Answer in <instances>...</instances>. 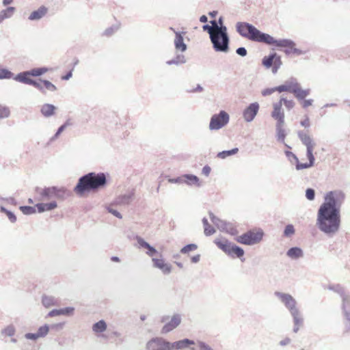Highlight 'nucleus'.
I'll list each match as a JSON object with an SVG mask.
<instances>
[{
	"label": "nucleus",
	"instance_id": "58",
	"mask_svg": "<svg viewBox=\"0 0 350 350\" xmlns=\"http://www.w3.org/2000/svg\"><path fill=\"white\" fill-rule=\"evenodd\" d=\"M276 88H277V86L272 88H265L262 91L261 94L263 96H269L271 94H273V92H277Z\"/></svg>",
	"mask_w": 350,
	"mask_h": 350
},
{
	"label": "nucleus",
	"instance_id": "61",
	"mask_svg": "<svg viewBox=\"0 0 350 350\" xmlns=\"http://www.w3.org/2000/svg\"><path fill=\"white\" fill-rule=\"evenodd\" d=\"M64 323H58L49 325V329L59 331L63 329Z\"/></svg>",
	"mask_w": 350,
	"mask_h": 350
},
{
	"label": "nucleus",
	"instance_id": "27",
	"mask_svg": "<svg viewBox=\"0 0 350 350\" xmlns=\"http://www.w3.org/2000/svg\"><path fill=\"white\" fill-rule=\"evenodd\" d=\"M310 92L311 90L310 88L303 90L299 83L297 88L293 90V94L298 100H303L310 94Z\"/></svg>",
	"mask_w": 350,
	"mask_h": 350
},
{
	"label": "nucleus",
	"instance_id": "34",
	"mask_svg": "<svg viewBox=\"0 0 350 350\" xmlns=\"http://www.w3.org/2000/svg\"><path fill=\"white\" fill-rule=\"evenodd\" d=\"M42 304L45 308H49L58 304V299L53 296L43 295Z\"/></svg>",
	"mask_w": 350,
	"mask_h": 350
},
{
	"label": "nucleus",
	"instance_id": "10",
	"mask_svg": "<svg viewBox=\"0 0 350 350\" xmlns=\"http://www.w3.org/2000/svg\"><path fill=\"white\" fill-rule=\"evenodd\" d=\"M267 45L274 46L278 48H284V52L286 55L294 53L297 55L304 54V52L299 49L295 48V43L290 39H275L271 36L270 40L267 42Z\"/></svg>",
	"mask_w": 350,
	"mask_h": 350
},
{
	"label": "nucleus",
	"instance_id": "52",
	"mask_svg": "<svg viewBox=\"0 0 350 350\" xmlns=\"http://www.w3.org/2000/svg\"><path fill=\"white\" fill-rule=\"evenodd\" d=\"M118 29V26L112 25V26L107 28L104 31L103 34V36L109 37V36H112L115 32H116Z\"/></svg>",
	"mask_w": 350,
	"mask_h": 350
},
{
	"label": "nucleus",
	"instance_id": "19",
	"mask_svg": "<svg viewBox=\"0 0 350 350\" xmlns=\"http://www.w3.org/2000/svg\"><path fill=\"white\" fill-rule=\"evenodd\" d=\"M182 318L180 314H174L170 321L166 323L161 329V333L163 334H167L176 328L181 323Z\"/></svg>",
	"mask_w": 350,
	"mask_h": 350
},
{
	"label": "nucleus",
	"instance_id": "33",
	"mask_svg": "<svg viewBox=\"0 0 350 350\" xmlns=\"http://www.w3.org/2000/svg\"><path fill=\"white\" fill-rule=\"evenodd\" d=\"M187 62V59L185 56L183 54H177L174 58L172 59L167 60L166 64L169 66L171 65H181L184 64Z\"/></svg>",
	"mask_w": 350,
	"mask_h": 350
},
{
	"label": "nucleus",
	"instance_id": "35",
	"mask_svg": "<svg viewBox=\"0 0 350 350\" xmlns=\"http://www.w3.org/2000/svg\"><path fill=\"white\" fill-rule=\"evenodd\" d=\"M15 11L14 7H8L0 12V23L5 19L10 18Z\"/></svg>",
	"mask_w": 350,
	"mask_h": 350
},
{
	"label": "nucleus",
	"instance_id": "6",
	"mask_svg": "<svg viewBox=\"0 0 350 350\" xmlns=\"http://www.w3.org/2000/svg\"><path fill=\"white\" fill-rule=\"evenodd\" d=\"M49 70V68L47 67H38L33 68L29 70L23 71L18 73L14 77V80L16 81L32 85L42 93H45L44 87L40 84V83L36 81V80L31 78V77H40L47 72Z\"/></svg>",
	"mask_w": 350,
	"mask_h": 350
},
{
	"label": "nucleus",
	"instance_id": "17",
	"mask_svg": "<svg viewBox=\"0 0 350 350\" xmlns=\"http://www.w3.org/2000/svg\"><path fill=\"white\" fill-rule=\"evenodd\" d=\"M342 310L345 318V332L350 333V294L342 301Z\"/></svg>",
	"mask_w": 350,
	"mask_h": 350
},
{
	"label": "nucleus",
	"instance_id": "13",
	"mask_svg": "<svg viewBox=\"0 0 350 350\" xmlns=\"http://www.w3.org/2000/svg\"><path fill=\"white\" fill-rule=\"evenodd\" d=\"M230 120L228 113L224 110H221L218 113L213 115L209 122V129L211 131H217L225 126Z\"/></svg>",
	"mask_w": 350,
	"mask_h": 350
},
{
	"label": "nucleus",
	"instance_id": "25",
	"mask_svg": "<svg viewBox=\"0 0 350 350\" xmlns=\"http://www.w3.org/2000/svg\"><path fill=\"white\" fill-rule=\"evenodd\" d=\"M48 12V8L44 5L40 6L38 10L33 11L28 17L29 21H38L44 17Z\"/></svg>",
	"mask_w": 350,
	"mask_h": 350
},
{
	"label": "nucleus",
	"instance_id": "5",
	"mask_svg": "<svg viewBox=\"0 0 350 350\" xmlns=\"http://www.w3.org/2000/svg\"><path fill=\"white\" fill-rule=\"evenodd\" d=\"M34 191L36 195V200L38 201L53 199L64 200L70 195V192L65 187L57 186L44 187V188L36 187Z\"/></svg>",
	"mask_w": 350,
	"mask_h": 350
},
{
	"label": "nucleus",
	"instance_id": "50",
	"mask_svg": "<svg viewBox=\"0 0 350 350\" xmlns=\"http://www.w3.org/2000/svg\"><path fill=\"white\" fill-rule=\"evenodd\" d=\"M280 101L281 102L282 105L284 103L286 108L288 110H291L295 106V103L293 100H287L286 98L284 97L280 98Z\"/></svg>",
	"mask_w": 350,
	"mask_h": 350
},
{
	"label": "nucleus",
	"instance_id": "45",
	"mask_svg": "<svg viewBox=\"0 0 350 350\" xmlns=\"http://www.w3.org/2000/svg\"><path fill=\"white\" fill-rule=\"evenodd\" d=\"M40 81L43 83L45 89L48 90L50 92H55L57 90V87L52 83L51 81L46 79H40Z\"/></svg>",
	"mask_w": 350,
	"mask_h": 350
},
{
	"label": "nucleus",
	"instance_id": "48",
	"mask_svg": "<svg viewBox=\"0 0 350 350\" xmlns=\"http://www.w3.org/2000/svg\"><path fill=\"white\" fill-rule=\"evenodd\" d=\"M210 23L211 24V25H210V26L213 27L214 28L215 33H216L217 35L220 38V34H221V33H222V31L224 30L223 27L222 26H218L217 22L215 20H211L210 21Z\"/></svg>",
	"mask_w": 350,
	"mask_h": 350
},
{
	"label": "nucleus",
	"instance_id": "4",
	"mask_svg": "<svg viewBox=\"0 0 350 350\" xmlns=\"http://www.w3.org/2000/svg\"><path fill=\"white\" fill-rule=\"evenodd\" d=\"M235 27L236 31L241 36L250 41L267 44L271 39V35L262 32L251 23L238 22Z\"/></svg>",
	"mask_w": 350,
	"mask_h": 350
},
{
	"label": "nucleus",
	"instance_id": "53",
	"mask_svg": "<svg viewBox=\"0 0 350 350\" xmlns=\"http://www.w3.org/2000/svg\"><path fill=\"white\" fill-rule=\"evenodd\" d=\"M306 198L312 201L315 198V191L312 188H308L306 190Z\"/></svg>",
	"mask_w": 350,
	"mask_h": 350
},
{
	"label": "nucleus",
	"instance_id": "28",
	"mask_svg": "<svg viewBox=\"0 0 350 350\" xmlns=\"http://www.w3.org/2000/svg\"><path fill=\"white\" fill-rule=\"evenodd\" d=\"M286 255L291 259L297 260L304 256V251L299 247H292L287 250Z\"/></svg>",
	"mask_w": 350,
	"mask_h": 350
},
{
	"label": "nucleus",
	"instance_id": "26",
	"mask_svg": "<svg viewBox=\"0 0 350 350\" xmlns=\"http://www.w3.org/2000/svg\"><path fill=\"white\" fill-rule=\"evenodd\" d=\"M36 207L39 213H44V211H52L57 207V204L55 200H52L48 203H37Z\"/></svg>",
	"mask_w": 350,
	"mask_h": 350
},
{
	"label": "nucleus",
	"instance_id": "38",
	"mask_svg": "<svg viewBox=\"0 0 350 350\" xmlns=\"http://www.w3.org/2000/svg\"><path fill=\"white\" fill-rule=\"evenodd\" d=\"M328 288L340 295L342 298V301L343 300L344 297H346L349 295V293H345L343 287L340 284L329 286Z\"/></svg>",
	"mask_w": 350,
	"mask_h": 350
},
{
	"label": "nucleus",
	"instance_id": "8",
	"mask_svg": "<svg viewBox=\"0 0 350 350\" xmlns=\"http://www.w3.org/2000/svg\"><path fill=\"white\" fill-rule=\"evenodd\" d=\"M215 243L221 250L230 257L233 258H240L242 262L245 260V258L241 259L244 256L245 252L240 246L232 243L226 239H216L215 240Z\"/></svg>",
	"mask_w": 350,
	"mask_h": 350
},
{
	"label": "nucleus",
	"instance_id": "11",
	"mask_svg": "<svg viewBox=\"0 0 350 350\" xmlns=\"http://www.w3.org/2000/svg\"><path fill=\"white\" fill-rule=\"evenodd\" d=\"M208 214L211 221L220 231L232 236H237L239 234L237 227L232 223L219 219L211 211Z\"/></svg>",
	"mask_w": 350,
	"mask_h": 350
},
{
	"label": "nucleus",
	"instance_id": "3",
	"mask_svg": "<svg viewBox=\"0 0 350 350\" xmlns=\"http://www.w3.org/2000/svg\"><path fill=\"white\" fill-rule=\"evenodd\" d=\"M194 340L189 338L170 342L161 336L150 338L146 344V350H180L195 345Z\"/></svg>",
	"mask_w": 350,
	"mask_h": 350
},
{
	"label": "nucleus",
	"instance_id": "31",
	"mask_svg": "<svg viewBox=\"0 0 350 350\" xmlns=\"http://www.w3.org/2000/svg\"><path fill=\"white\" fill-rule=\"evenodd\" d=\"M284 123H276V133H277V139L284 144V146L288 148H291L288 144L284 143V139L286 137V132L284 129L283 128Z\"/></svg>",
	"mask_w": 350,
	"mask_h": 350
},
{
	"label": "nucleus",
	"instance_id": "1",
	"mask_svg": "<svg viewBox=\"0 0 350 350\" xmlns=\"http://www.w3.org/2000/svg\"><path fill=\"white\" fill-rule=\"evenodd\" d=\"M345 193L340 190L327 192L325 201L317 211V226L320 231L332 237L340 226V206L345 200Z\"/></svg>",
	"mask_w": 350,
	"mask_h": 350
},
{
	"label": "nucleus",
	"instance_id": "41",
	"mask_svg": "<svg viewBox=\"0 0 350 350\" xmlns=\"http://www.w3.org/2000/svg\"><path fill=\"white\" fill-rule=\"evenodd\" d=\"M15 77L13 72L7 68H0V79H10Z\"/></svg>",
	"mask_w": 350,
	"mask_h": 350
},
{
	"label": "nucleus",
	"instance_id": "16",
	"mask_svg": "<svg viewBox=\"0 0 350 350\" xmlns=\"http://www.w3.org/2000/svg\"><path fill=\"white\" fill-rule=\"evenodd\" d=\"M260 105L258 103L254 102L247 106L243 111V118L246 122L253 121L258 113Z\"/></svg>",
	"mask_w": 350,
	"mask_h": 350
},
{
	"label": "nucleus",
	"instance_id": "56",
	"mask_svg": "<svg viewBox=\"0 0 350 350\" xmlns=\"http://www.w3.org/2000/svg\"><path fill=\"white\" fill-rule=\"evenodd\" d=\"M197 344L199 347V350H214L209 345L204 341L199 340Z\"/></svg>",
	"mask_w": 350,
	"mask_h": 350
},
{
	"label": "nucleus",
	"instance_id": "60",
	"mask_svg": "<svg viewBox=\"0 0 350 350\" xmlns=\"http://www.w3.org/2000/svg\"><path fill=\"white\" fill-rule=\"evenodd\" d=\"M25 338L27 340H36L40 338L38 332L36 333H27L25 334Z\"/></svg>",
	"mask_w": 350,
	"mask_h": 350
},
{
	"label": "nucleus",
	"instance_id": "49",
	"mask_svg": "<svg viewBox=\"0 0 350 350\" xmlns=\"http://www.w3.org/2000/svg\"><path fill=\"white\" fill-rule=\"evenodd\" d=\"M75 308L74 307H66L64 308L59 309L60 315L64 316H72L74 314Z\"/></svg>",
	"mask_w": 350,
	"mask_h": 350
},
{
	"label": "nucleus",
	"instance_id": "2",
	"mask_svg": "<svg viewBox=\"0 0 350 350\" xmlns=\"http://www.w3.org/2000/svg\"><path fill=\"white\" fill-rule=\"evenodd\" d=\"M107 179L103 172H89L81 176L74 187V191L79 196L86 193L96 192L106 187Z\"/></svg>",
	"mask_w": 350,
	"mask_h": 350
},
{
	"label": "nucleus",
	"instance_id": "22",
	"mask_svg": "<svg viewBox=\"0 0 350 350\" xmlns=\"http://www.w3.org/2000/svg\"><path fill=\"white\" fill-rule=\"evenodd\" d=\"M282 105L280 100L273 103V110L271 112V116L273 118L277 120V122L284 123V113L282 111Z\"/></svg>",
	"mask_w": 350,
	"mask_h": 350
},
{
	"label": "nucleus",
	"instance_id": "9",
	"mask_svg": "<svg viewBox=\"0 0 350 350\" xmlns=\"http://www.w3.org/2000/svg\"><path fill=\"white\" fill-rule=\"evenodd\" d=\"M264 234L261 228L252 229L237 237L235 241L243 245H253L260 243L262 240Z\"/></svg>",
	"mask_w": 350,
	"mask_h": 350
},
{
	"label": "nucleus",
	"instance_id": "40",
	"mask_svg": "<svg viewBox=\"0 0 350 350\" xmlns=\"http://www.w3.org/2000/svg\"><path fill=\"white\" fill-rule=\"evenodd\" d=\"M0 211L6 215L11 223H15L16 221V216L12 211L8 210L3 206H0Z\"/></svg>",
	"mask_w": 350,
	"mask_h": 350
},
{
	"label": "nucleus",
	"instance_id": "57",
	"mask_svg": "<svg viewBox=\"0 0 350 350\" xmlns=\"http://www.w3.org/2000/svg\"><path fill=\"white\" fill-rule=\"evenodd\" d=\"M215 229L209 224L204 227V232L206 236H211L215 232Z\"/></svg>",
	"mask_w": 350,
	"mask_h": 350
},
{
	"label": "nucleus",
	"instance_id": "24",
	"mask_svg": "<svg viewBox=\"0 0 350 350\" xmlns=\"http://www.w3.org/2000/svg\"><path fill=\"white\" fill-rule=\"evenodd\" d=\"M153 267L159 269L163 274H170L172 271L171 265L166 263L163 258H152Z\"/></svg>",
	"mask_w": 350,
	"mask_h": 350
},
{
	"label": "nucleus",
	"instance_id": "18",
	"mask_svg": "<svg viewBox=\"0 0 350 350\" xmlns=\"http://www.w3.org/2000/svg\"><path fill=\"white\" fill-rule=\"evenodd\" d=\"M170 29L172 30L175 34L174 39V47L176 51H179L180 52H185L187 49V44L184 42L183 36L185 35V31H176L173 27H170Z\"/></svg>",
	"mask_w": 350,
	"mask_h": 350
},
{
	"label": "nucleus",
	"instance_id": "32",
	"mask_svg": "<svg viewBox=\"0 0 350 350\" xmlns=\"http://www.w3.org/2000/svg\"><path fill=\"white\" fill-rule=\"evenodd\" d=\"M184 183L188 185H196L200 187L199 178L193 174H186L183 175Z\"/></svg>",
	"mask_w": 350,
	"mask_h": 350
},
{
	"label": "nucleus",
	"instance_id": "36",
	"mask_svg": "<svg viewBox=\"0 0 350 350\" xmlns=\"http://www.w3.org/2000/svg\"><path fill=\"white\" fill-rule=\"evenodd\" d=\"M107 323L104 320H100L92 325V330L95 333H103L107 329Z\"/></svg>",
	"mask_w": 350,
	"mask_h": 350
},
{
	"label": "nucleus",
	"instance_id": "15",
	"mask_svg": "<svg viewBox=\"0 0 350 350\" xmlns=\"http://www.w3.org/2000/svg\"><path fill=\"white\" fill-rule=\"evenodd\" d=\"M202 29L208 33L213 48L216 52H228L224 44H221V40H219V37L217 33H215L213 27H211L208 24H204L202 26Z\"/></svg>",
	"mask_w": 350,
	"mask_h": 350
},
{
	"label": "nucleus",
	"instance_id": "39",
	"mask_svg": "<svg viewBox=\"0 0 350 350\" xmlns=\"http://www.w3.org/2000/svg\"><path fill=\"white\" fill-rule=\"evenodd\" d=\"M239 152L238 148H234L231 150H223L221 152H219L217 154V157L219 159H224L228 157L236 154Z\"/></svg>",
	"mask_w": 350,
	"mask_h": 350
},
{
	"label": "nucleus",
	"instance_id": "46",
	"mask_svg": "<svg viewBox=\"0 0 350 350\" xmlns=\"http://www.w3.org/2000/svg\"><path fill=\"white\" fill-rule=\"evenodd\" d=\"M49 329V325L47 324H44V325L38 328L37 332L40 338H44L48 334Z\"/></svg>",
	"mask_w": 350,
	"mask_h": 350
},
{
	"label": "nucleus",
	"instance_id": "62",
	"mask_svg": "<svg viewBox=\"0 0 350 350\" xmlns=\"http://www.w3.org/2000/svg\"><path fill=\"white\" fill-rule=\"evenodd\" d=\"M236 53L241 57H245L247 54V51L245 47L241 46L236 49Z\"/></svg>",
	"mask_w": 350,
	"mask_h": 350
},
{
	"label": "nucleus",
	"instance_id": "29",
	"mask_svg": "<svg viewBox=\"0 0 350 350\" xmlns=\"http://www.w3.org/2000/svg\"><path fill=\"white\" fill-rule=\"evenodd\" d=\"M133 196V191H131L127 193L120 195L116 199L115 203L118 205H127L130 204V202H131Z\"/></svg>",
	"mask_w": 350,
	"mask_h": 350
},
{
	"label": "nucleus",
	"instance_id": "51",
	"mask_svg": "<svg viewBox=\"0 0 350 350\" xmlns=\"http://www.w3.org/2000/svg\"><path fill=\"white\" fill-rule=\"evenodd\" d=\"M10 113V111L8 107L2 106L0 105V119H3L9 117Z\"/></svg>",
	"mask_w": 350,
	"mask_h": 350
},
{
	"label": "nucleus",
	"instance_id": "59",
	"mask_svg": "<svg viewBox=\"0 0 350 350\" xmlns=\"http://www.w3.org/2000/svg\"><path fill=\"white\" fill-rule=\"evenodd\" d=\"M66 129L65 126L61 125L57 130L55 135L51 137V141H54L59 137L61 133Z\"/></svg>",
	"mask_w": 350,
	"mask_h": 350
},
{
	"label": "nucleus",
	"instance_id": "54",
	"mask_svg": "<svg viewBox=\"0 0 350 350\" xmlns=\"http://www.w3.org/2000/svg\"><path fill=\"white\" fill-rule=\"evenodd\" d=\"M284 154L291 163H293V161L296 163L299 159L298 157L293 152L289 150H285Z\"/></svg>",
	"mask_w": 350,
	"mask_h": 350
},
{
	"label": "nucleus",
	"instance_id": "63",
	"mask_svg": "<svg viewBox=\"0 0 350 350\" xmlns=\"http://www.w3.org/2000/svg\"><path fill=\"white\" fill-rule=\"evenodd\" d=\"M184 178H183V176H179V177H176V178H170L168 180V181L171 183H184Z\"/></svg>",
	"mask_w": 350,
	"mask_h": 350
},
{
	"label": "nucleus",
	"instance_id": "43",
	"mask_svg": "<svg viewBox=\"0 0 350 350\" xmlns=\"http://www.w3.org/2000/svg\"><path fill=\"white\" fill-rule=\"evenodd\" d=\"M36 206H21L19 209L24 215H29L34 214L36 212Z\"/></svg>",
	"mask_w": 350,
	"mask_h": 350
},
{
	"label": "nucleus",
	"instance_id": "12",
	"mask_svg": "<svg viewBox=\"0 0 350 350\" xmlns=\"http://www.w3.org/2000/svg\"><path fill=\"white\" fill-rule=\"evenodd\" d=\"M274 295L285 306L291 316L301 313L297 307L296 300L291 295L279 291H275Z\"/></svg>",
	"mask_w": 350,
	"mask_h": 350
},
{
	"label": "nucleus",
	"instance_id": "14",
	"mask_svg": "<svg viewBox=\"0 0 350 350\" xmlns=\"http://www.w3.org/2000/svg\"><path fill=\"white\" fill-rule=\"evenodd\" d=\"M262 64L266 68H271L272 72L275 74L282 64L281 56L276 53H271L262 59Z\"/></svg>",
	"mask_w": 350,
	"mask_h": 350
},
{
	"label": "nucleus",
	"instance_id": "20",
	"mask_svg": "<svg viewBox=\"0 0 350 350\" xmlns=\"http://www.w3.org/2000/svg\"><path fill=\"white\" fill-rule=\"evenodd\" d=\"M299 84L295 78H291L286 81L284 84L277 86V92H288L293 94V90L296 89Z\"/></svg>",
	"mask_w": 350,
	"mask_h": 350
},
{
	"label": "nucleus",
	"instance_id": "44",
	"mask_svg": "<svg viewBox=\"0 0 350 350\" xmlns=\"http://www.w3.org/2000/svg\"><path fill=\"white\" fill-rule=\"evenodd\" d=\"M295 230L294 226L293 224H288L284 228L283 236L285 237H291L295 234Z\"/></svg>",
	"mask_w": 350,
	"mask_h": 350
},
{
	"label": "nucleus",
	"instance_id": "37",
	"mask_svg": "<svg viewBox=\"0 0 350 350\" xmlns=\"http://www.w3.org/2000/svg\"><path fill=\"white\" fill-rule=\"evenodd\" d=\"M292 317L294 323L293 332L297 333L299 329V327L303 325L304 319L301 313L293 315Z\"/></svg>",
	"mask_w": 350,
	"mask_h": 350
},
{
	"label": "nucleus",
	"instance_id": "21",
	"mask_svg": "<svg viewBox=\"0 0 350 350\" xmlns=\"http://www.w3.org/2000/svg\"><path fill=\"white\" fill-rule=\"evenodd\" d=\"M218 26H222L224 28V30L220 34V40H221V44H224L225 46L227 51H229V44H230V37L228 33V29L226 25H224V18L222 16H220L218 20L217 21Z\"/></svg>",
	"mask_w": 350,
	"mask_h": 350
},
{
	"label": "nucleus",
	"instance_id": "55",
	"mask_svg": "<svg viewBox=\"0 0 350 350\" xmlns=\"http://www.w3.org/2000/svg\"><path fill=\"white\" fill-rule=\"evenodd\" d=\"M106 209L107 210V211L109 213H110L111 214H112L113 216L116 217L117 218H118V219L122 218L121 213L119 211H118L116 209L113 208L111 207V206H107L106 207Z\"/></svg>",
	"mask_w": 350,
	"mask_h": 350
},
{
	"label": "nucleus",
	"instance_id": "23",
	"mask_svg": "<svg viewBox=\"0 0 350 350\" xmlns=\"http://www.w3.org/2000/svg\"><path fill=\"white\" fill-rule=\"evenodd\" d=\"M135 240L137 242L139 247L144 248L147 250L146 254L150 257H153L157 254H158L157 250L152 245H150L148 242H146L143 238L137 235L135 237Z\"/></svg>",
	"mask_w": 350,
	"mask_h": 350
},
{
	"label": "nucleus",
	"instance_id": "30",
	"mask_svg": "<svg viewBox=\"0 0 350 350\" xmlns=\"http://www.w3.org/2000/svg\"><path fill=\"white\" fill-rule=\"evenodd\" d=\"M56 107L52 104H44L40 109V113L45 118H49L55 113Z\"/></svg>",
	"mask_w": 350,
	"mask_h": 350
},
{
	"label": "nucleus",
	"instance_id": "64",
	"mask_svg": "<svg viewBox=\"0 0 350 350\" xmlns=\"http://www.w3.org/2000/svg\"><path fill=\"white\" fill-rule=\"evenodd\" d=\"M300 124L305 127V128H308L310 127V119L308 118V116H306V118L305 119L302 120L301 122H300Z\"/></svg>",
	"mask_w": 350,
	"mask_h": 350
},
{
	"label": "nucleus",
	"instance_id": "47",
	"mask_svg": "<svg viewBox=\"0 0 350 350\" xmlns=\"http://www.w3.org/2000/svg\"><path fill=\"white\" fill-rule=\"evenodd\" d=\"M198 248V245L195 243H189L186 245H185L183 247L181 248L180 252L182 254H187L189 252H192L196 250Z\"/></svg>",
	"mask_w": 350,
	"mask_h": 350
},
{
	"label": "nucleus",
	"instance_id": "42",
	"mask_svg": "<svg viewBox=\"0 0 350 350\" xmlns=\"http://www.w3.org/2000/svg\"><path fill=\"white\" fill-rule=\"evenodd\" d=\"M16 333V329L13 325H9L1 330V334L7 336H13Z\"/></svg>",
	"mask_w": 350,
	"mask_h": 350
},
{
	"label": "nucleus",
	"instance_id": "7",
	"mask_svg": "<svg viewBox=\"0 0 350 350\" xmlns=\"http://www.w3.org/2000/svg\"><path fill=\"white\" fill-rule=\"evenodd\" d=\"M297 136L301 143L306 147V157L308 159V163H300L299 159L295 163V168L297 170H301L312 167L314 164L315 158L313 154V149L316 144L313 139L308 135V131H299Z\"/></svg>",
	"mask_w": 350,
	"mask_h": 350
}]
</instances>
